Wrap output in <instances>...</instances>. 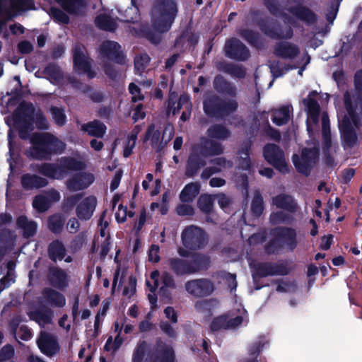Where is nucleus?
Listing matches in <instances>:
<instances>
[{
  "mask_svg": "<svg viewBox=\"0 0 362 362\" xmlns=\"http://www.w3.org/2000/svg\"><path fill=\"white\" fill-rule=\"evenodd\" d=\"M66 304L64 296L60 293L51 289L45 288L42 296L38 299L36 305H33L28 312L32 320L37 322L40 326H45L52 322L53 312L47 305L62 308Z\"/></svg>",
  "mask_w": 362,
  "mask_h": 362,
  "instance_id": "f257e3e1",
  "label": "nucleus"
},
{
  "mask_svg": "<svg viewBox=\"0 0 362 362\" xmlns=\"http://www.w3.org/2000/svg\"><path fill=\"white\" fill-rule=\"evenodd\" d=\"M33 146L27 151L28 156L36 159L47 158L52 153H58L65 148V144L49 133L35 134L30 138Z\"/></svg>",
  "mask_w": 362,
  "mask_h": 362,
  "instance_id": "f03ea898",
  "label": "nucleus"
},
{
  "mask_svg": "<svg viewBox=\"0 0 362 362\" xmlns=\"http://www.w3.org/2000/svg\"><path fill=\"white\" fill-rule=\"evenodd\" d=\"M177 6L173 0H158L152 10V25L157 33L168 31L177 14Z\"/></svg>",
  "mask_w": 362,
  "mask_h": 362,
  "instance_id": "7ed1b4c3",
  "label": "nucleus"
},
{
  "mask_svg": "<svg viewBox=\"0 0 362 362\" xmlns=\"http://www.w3.org/2000/svg\"><path fill=\"white\" fill-rule=\"evenodd\" d=\"M344 103L348 115L339 113L338 115L339 128L343 139L351 145L355 140L356 135L354 127L361 125L358 118H362V104H361V112L356 115L351 103V97L348 93L344 95Z\"/></svg>",
  "mask_w": 362,
  "mask_h": 362,
  "instance_id": "20e7f679",
  "label": "nucleus"
},
{
  "mask_svg": "<svg viewBox=\"0 0 362 362\" xmlns=\"http://www.w3.org/2000/svg\"><path fill=\"white\" fill-rule=\"evenodd\" d=\"M199 147H194L189 155L186 175L188 177L193 176L205 163L202 159L204 156L218 155L223 152V147L216 142L206 141L205 150L201 154L198 153Z\"/></svg>",
  "mask_w": 362,
  "mask_h": 362,
  "instance_id": "39448f33",
  "label": "nucleus"
},
{
  "mask_svg": "<svg viewBox=\"0 0 362 362\" xmlns=\"http://www.w3.org/2000/svg\"><path fill=\"white\" fill-rule=\"evenodd\" d=\"M182 238L184 247L180 248L178 252L182 257L190 255V252L188 250L199 249L206 243V238L204 231L195 226L187 228L182 233Z\"/></svg>",
  "mask_w": 362,
  "mask_h": 362,
  "instance_id": "423d86ee",
  "label": "nucleus"
},
{
  "mask_svg": "<svg viewBox=\"0 0 362 362\" xmlns=\"http://www.w3.org/2000/svg\"><path fill=\"white\" fill-rule=\"evenodd\" d=\"M83 166V163L81 161L66 158L60 160V165L44 164L38 168V171L47 177L60 179L65 175L68 170H78Z\"/></svg>",
  "mask_w": 362,
  "mask_h": 362,
  "instance_id": "0eeeda50",
  "label": "nucleus"
},
{
  "mask_svg": "<svg viewBox=\"0 0 362 362\" xmlns=\"http://www.w3.org/2000/svg\"><path fill=\"white\" fill-rule=\"evenodd\" d=\"M209 262L208 258L202 255H196L194 260L191 263L186 261L173 259L170 261L172 269L179 274H192L200 269H206Z\"/></svg>",
  "mask_w": 362,
  "mask_h": 362,
  "instance_id": "6e6552de",
  "label": "nucleus"
},
{
  "mask_svg": "<svg viewBox=\"0 0 362 362\" xmlns=\"http://www.w3.org/2000/svg\"><path fill=\"white\" fill-rule=\"evenodd\" d=\"M238 315L231 313L215 318L211 324V329L218 330L222 328H236L240 325L247 320V312L244 308L238 309Z\"/></svg>",
  "mask_w": 362,
  "mask_h": 362,
  "instance_id": "1a4fd4ad",
  "label": "nucleus"
},
{
  "mask_svg": "<svg viewBox=\"0 0 362 362\" xmlns=\"http://www.w3.org/2000/svg\"><path fill=\"white\" fill-rule=\"evenodd\" d=\"M264 156L271 165L280 172L285 173L288 171V165L284 159L282 151L276 145H267L264 148Z\"/></svg>",
  "mask_w": 362,
  "mask_h": 362,
  "instance_id": "9d476101",
  "label": "nucleus"
},
{
  "mask_svg": "<svg viewBox=\"0 0 362 362\" xmlns=\"http://www.w3.org/2000/svg\"><path fill=\"white\" fill-rule=\"evenodd\" d=\"M120 49V46L117 42L105 41L100 47V55L104 61L123 64L125 62V57Z\"/></svg>",
  "mask_w": 362,
  "mask_h": 362,
  "instance_id": "9b49d317",
  "label": "nucleus"
},
{
  "mask_svg": "<svg viewBox=\"0 0 362 362\" xmlns=\"http://www.w3.org/2000/svg\"><path fill=\"white\" fill-rule=\"evenodd\" d=\"M318 150L315 148L303 149L300 158L297 155L293 156V162L298 172L308 174L311 166L315 163Z\"/></svg>",
  "mask_w": 362,
  "mask_h": 362,
  "instance_id": "f8f14e48",
  "label": "nucleus"
},
{
  "mask_svg": "<svg viewBox=\"0 0 362 362\" xmlns=\"http://www.w3.org/2000/svg\"><path fill=\"white\" fill-rule=\"evenodd\" d=\"M316 91L311 92L307 98L304 99L303 103L305 107V110L308 114L307 117V130L309 134L313 131V124L316 125L318 122V117L320 113V106L313 99L314 96L317 95Z\"/></svg>",
  "mask_w": 362,
  "mask_h": 362,
  "instance_id": "ddd939ff",
  "label": "nucleus"
},
{
  "mask_svg": "<svg viewBox=\"0 0 362 362\" xmlns=\"http://www.w3.org/2000/svg\"><path fill=\"white\" fill-rule=\"evenodd\" d=\"M177 96L172 93L170 95L168 100V110L169 112H172L173 115L175 114L180 109L185 108L186 111H184L181 115V119L182 121H187L191 115L192 104L189 101V98L187 95H182L179 101L176 105Z\"/></svg>",
  "mask_w": 362,
  "mask_h": 362,
  "instance_id": "4468645a",
  "label": "nucleus"
},
{
  "mask_svg": "<svg viewBox=\"0 0 362 362\" xmlns=\"http://www.w3.org/2000/svg\"><path fill=\"white\" fill-rule=\"evenodd\" d=\"M74 62L76 70L79 73H86L89 78H93L94 74L90 71L88 58L83 46L76 45L74 49Z\"/></svg>",
  "mask_w": 362,
  "mask_h": 362,
  "instance_id": "2eb2a0df",
  "label": "nucleus"
},
{
  "mask_svg": "<svg viewBox=\"0 0 362 362\" xmlns=\"http://www.w3.org/2000/svg\"><path fill=\"white\" fill-rule=\"evenodd\" d=\"M225 52L228 57L239 60H245L249 56L248 49L241 42L235 39L230 40L226 42Z\"/></svg>",
  "mask_w": 362,
  "mask_h": 362,
  "instance_id": "dca6fc26",
  "label": "nucleus"
},
{
  "mask_svg": "<svg viewBox=\"0 0 362 362\" xmlns=\"http://www.w3.org/2000/svg\"><path fill=\"white\" fill-rule=\"evenodd\" d=\"M187 291L195 296H204L211 293L214 290L213 284L206 279H199L189 281L186 284Z\"/></svg>",
  "mask_w": 362,
  "mask_h": 362,
  "instance_id": "f3484780",
  "label": "nucleus"
},
{
  "mask_svg": "<svg viewBox=\"0 0 362 362\" xmlns=\"http://www.w3.org/2000/svg\"><path fill=\"white\" fill-rule=\"evenodd\" d=\"M94 180L93 175L90 173H78L68 181L67 185L71 190H81L90 186Z\"/></svg>",
  "mask_w": 362,
  "mask_h": 362,
  "instance_id": "a211bd4d",
  "label": "nucleus"
},
{
  "mask_svg": "<svg viewBox=\"0 0 362 362\" xmlns=\"http://www.w3.org/2000/svg\"><path fill=\"white\" fill-rule=\"evenodd\" d=\"M40 351L45 355L52 356L59 351V345L56 339L49 334L42 332L37 340Z\"/></svg>",
  "mask_w": 362,
  "mask_h": 362,
  "instance_id": "6ab92c4d",
  "label": "nucleus"
},
{
  "mask_svg": "<svg viewBox=\"0 0 362 362\" xmlns=\"http://www.w3.org/2000/svg\"><path fill=\"white\" fill-rule=\"evenodd\" d=\"M97 204L96 198L90 196L83 199L76 207L77 216L81 220H88L92 216Z\"/></svg>",
  "mask_w": 362,
  "mask_h": 362,
  "instance_id": "aec40b11",
  "label": "nucleus"
},
{
  "mask_svg": "<svg viewBox=\"0 0 362 362\" xmlns=\"http://www.w3.org/2000/svg\"><path fill=\"white\" fill-rule=\"evenodd\" d=\"M237 107L235 101H230L227 106L221 109L220 105L216 98L213 97L206 100L204 103V110L205 113L209 116H215L218 112L221 111H233Z\"/></svg>",
  "mask_w": 362,
  "mask_h": 362,
  "instance_id": "412c9836",
  "label": "nucleus"
},
{
  "mask_svg": "<svg viewBox=\"0 0 362 362\" xmlns=\"http://www.w3.org/2000/svg\"><path fill=\"white\" fill-rule=\"evenodd\" d=\"M322 134L324 150L327 153H329L332 149L335 150V144L332 141L329 120L326 113H323L322 115Z\"/></svg>",
  "mask_w": 362,
  "mask_h": 362,
  "instance_id": "4be33fe9",
  "label": "nucleus"
},
{
  "mask_svg": "<svg viewBox=\"0 0 362 362\" xmlns=\"http://www.w3.org/2000/svg\"><path fill=\"white\" fill-rule=\"evenodd\" d=\"M66 12L70 14L78 15L86 8L84 0H55Z\"/></svg>",
  "mask_w": 362,
  "mask_h": 362,
  "instance_id": "5701e85b",
  "label": "nucleus"
},
{
  "mask_svg": "<svg viewBox=\"0 0 362 362\" xmlns=\"http://www.w3.org/2000/svg\"><path fill=\"white\" fill-rule=\"evenodd\" d=\"M272 203L278 209H284L293 212L297 209L296 203L292 197L286 194H279L272 199Z\"/></svg>",
  "mask_w": 362,
  "mask_h": 362,
  "instance_id": "b1692460",
  "label": "nucleus"
},
{
  "mask_svg": "<svg viewBox=\"0 0 362 362\" xmlns=\"http://www.w3.org/2000/svg\"><path fill=\"white\" fill-rule=\"evenodd\" d=\"M293 107L289 105H284L274 110L272 116L273 122L278 126L286 124L290 119Z\"/></svg>",
  "mask_w": 362,
  "mask_h": 362,
  "instance_id": "393cba45",
  "label": "nucleus"
},
{
  "mask_svg": "<svg viewBox=\"0 0 362 362\" xmlns=\"http://www.w3.org/2000/svg\"><path fill=\"white\" fill-rule=\"evenodd\" d=\"M289 13L292 16L286 21L288 23H292L293 18L300 19L309 23L314 21L315 19L313 12L301 6L289 10Z\"/></svg>",
  "mask_w": 362,
  "mask_h": 362,
  "instance_id": "a878e982",
  "label": "nucleus"
},
{
  "mask_svg": "<svg viewBox=\"0 0 362 362\" xmlns=\"http://www.w3.org/2000/svg\"><path fill=\"white\" fill-rule=\"evenodd\" d=\"M49 257L54 261L62 260L64 259L65 262H70L71 258L70 256L65 257V249L62 243L54 241L52 243L49 247Z\"/></svg>",
  "mask_w": 362,
  "mask_h": 362,
  "instance_id": "bb28decb",
  "label": "nucleus"
},
{
  "mask_svg": "<svg viewBox=\"0 0 362 362\" xmlns=\"http://www.w3.org/2000/svg\"><path fill=\"white\" fill-rule=\"evenodd\" d=\"M21 183L24 188L33 189L45 187L47 182L45 178L26 174L22 177Z\"/></svg>",
  "mask_w": 362,
  "mask_h": 362,
  "instance_id": "cd10ccee",
  "label": "nucleus"
},
{
  "mask_svg": "<svg viewBox=\"0 0 362 362\" xmlns=\"http://www.w3.org/2000/svg\"><path fill=\"white\" fill-rule=\"evenodd\" d=\"M216 166L214 168H207L202 173V177L204 179L209 178L212 174L221 171L232 166L230 161H226L223 158H218L214 160Z\"/></svg>",
  "mask_w": 362,
  "mask_h": 362,
  "instance_id": "c85d7f7f",
  "label": "nucleus"
},
{
  "mask_svg": "<svg viewBox=\"0 0 362 362\" xmlns=\"http://www.w3.org/2000/svg\"><path fill=\"white\" fill-rule=\"evenodd\" d=\"M200 186L198 183H189L187 185L180 194V199L183 202H192L199 194Z\"/></svg>",
  "mask_w": 362,
  "mask_h": 362,
  "instance_id": "c756f323",
  "label": "nucleus"
},
{
  "mask_svg": "<svg viewBox=\"0 0 362 362\" xmlns=\"http://www.w3.org/2000/svg\"><path fill=\"white\" fill-rule=\"evenodd\" d=\"M275 51L278 56L284 58H292L295 57L298 52V50L296 46L292 45L288 42H283L278 45Z\"/></svg>",
  "mask_w": 362,
  "mask_h": 362,
  "instance_id": "7c9ffc66",
  "label": "nucleus"
},
{
  "mask_svg": "<svg viewBox=\"0 0 362 362\" xmlns=\"http://www.w3.org/2000/svg\"><path fill=\"white\" fill-rule=\"evenodd\" d=\"M159 273L158 271H154L151 273L150 279L146 280V284L152 293L148 295L149 301L152 305L156 303V298L154 295V291L159 287L158 283Z\"/></svg>",
  "mask_w": 362,
  "mask_h": 362,
  "instance_id": "2f4dec72",
  "label": "nucleus"
},
{
  "mask_svg": "<svg viewBox=\"0 0 362 362\" xmlns=\"http://www.w3.org/2000/svg\"><path fill=\"white\" fill-rule=\"evenodd\" d=\"M82 130L88 132V134L95 136H103L105 132V126L98 121H94L81 127Z\"/></svg>",
  "mask_w": 362,
  "mask_h": 362,
  "instance_id": "473e14b6",
  "label": "nucleus"
},
{
  "mask_svg": "<svg viewBox=\"0 0 362 362\" xmlns=\"http://www.w3.org/2000/svg\"><path fill=\"white\" fill-rule=\"evenodd\" d=\"M139 132L140 128L139 127H136L132 134L122 142L124 147L123 155L124 157H128L132 154V150L136 144L137 134Z\"/></svg>",
  "mask_w": 362,
  "mask_h": 362,
  "instance_id": "72a5a7b5",
  "label": "nucleus"
},
{
  "mask_svg": "<svg viewBox=\"0 0 362 362\" xmlns=\"http://www.w3.org/2000/svg\"><path fill=\"white\" fill-rule=\"evenodd\" d=\"M95 23L100 28L112 31L116 28V21L106 14H100L95 19Z\"/></svg>",
  "mask_w": 362,
  "mask_h": 362,
  "instance_id": "f704fd0d",
  "label": "nucleus"
},
{
  "mask_svg": "<svg viewBox=\"0 0 362 362\" xmlns=\"http://www.w3.org/2000/svg\"><path fill=\"white\" fill-rule=\"evenodd\" d=\"M11 15H16L18 12L25 11L32 7V0H9Z\"/></svg>",
  "mask_w": 362,
  "mask_h": 362,
  "instance_id": "c9c22d12",
  "label": "nucleus"
},
{
  "mask_svg": "<svg viewBox=\"0 0 362 362\" xmlns=\"http://www.w3.org/2000/svg\"><path fill=\"white\" fill-rule=\"evenodd\" d=\"M52 284L57 288H62L67 285V276L64 271L55 269L50 272Z\"/></svg>",
  "mask_w": 362,
  "mask_h": 362,
  "instance_id": "e433bc0d",
  "label": "nucleus"
},
{
  "mask_svg": "<svg viewBox=\"0 0 362 362\" xmlns=\"http://www.w3.org/2000/svg\"><path fill=\"white\" fill-rule=\"evenodd\" d=\"M148 346L146 343H141L134 353L133 362H148Z\"/></svg>",
  "mask_w": 362,
  "mask_h": 362,
  "instance_id": "4c0bfd02",
  "label": "nucleus"
},
{
  "mask_svg": "<svg viewBox=\"0 0 362 362\" xmlns=\"http://www.w3.org/2000/svg\"><path fill=\"white\" fill-rule=\"evenodd\" d=\"M18 226L23 230V234L26 237L33 236L36 230V224L33 221H29L24 216L18 218Z\"/></svg>",
  "mask_w": 362,
  "mask_h": 362,
  "instance_id": "58836bf2",
  "label": "nucleus"
},
{
  "mask_svg": "<svg viewBox=\"0 0 362 362\" xmlns=\"http://www.w3.org/2000/svg\"><path fill=\"white\" fill-rule=\"evenodd\" d=\"M123 343V339L121 336L117 335L115 339L112 337H109L104 346V349L114 354L121 346Z\"/></svg>",
  "mask_w": 362,
  "mask_h": 362,
  "instance_id": "ea45409f",
  "label": "nucleus"
},
{
  "mask_svg": "<svg viewBox=\"0 0 362 362\" xmlns=\"http://www.w3.org/2000/svg\"><path fill=\"white\" fill-rule=\"evenodd\" d=\"M49 14L58 23L67 24L69 22V17L58 8L51 7L49 10Z\"/></svg>",
  "mask_w": 362,
  "mask_h": 362,
  "instance_id": "a19ab883",
  "label": "nucleus"
},
{
  "mask_svg": "<svg viewBox=\"0 0 362 362\" xmlns=\"http://www.w3.org/2000/svg\"><path fill=\"white\" fill-rule=\"evenodd\" d=\"M209 136L217 139H224L229 136L228 130L222 126H213L208 130Z\"/></svg>",
  "mask_w": 362,
  "mask_h": 362,
  "instance_id": "79ce46f5",
  "label": "nucleus"
},
{
  "mask_svg": "<svg viewBox=\"0 0 362 362\" xmlns=\"http://www.w3.org/2000/svg\"><path fill=\"white\" fill-rule=\"evenodd\" d=\"M199 209L205 212H210L213 206V197L211 195H202L198 200Z\"/></svg>",
  "mask_w": 362,
  "mask_h": 362,
  "instance_id": "37998d69",
  "label": "nucleus"
},
{
  "mask_svg": "<svg viewBox=\"0 0 362 362\" xmlns=\"http://www.w3.org/2000/svg\"><path fill=\"white\" fill-rule=\"evenodd\" d=\"M132 1V6L126 10L125 16L126 21L128 22L136 23L139 20V14L138 8L136 5L137 0H131Z\"/></svg>",
  "mask_w": 362,
  "mask_h": 362,
  "instance_id": "c03bdc74",
  "label": "nucleus"
},
{
  "mask_svg": "<svg viewBox=\"0 0 362 362\" xmlns=\"http://www.w3.org/2000/svg\"><path fill=\"white\" fill-rule=\"evenodd\" d=\"M276 272L269 264H259L255 270V275L264 276L271 274H275Z\"/></svg>",
  "mask_w": 362,
  "mask_h": 362,
  "instance_id": "a18cd8bd",
  "label": "nucleus"
},
{
  "mask_svg": "<svg viewBox=\"0 0 362 362\" xmlns=\"http://www.w3.org/2000/svg\"><path fill=\"white\" fill-rule=\"evenodd\" d=\"M33 207L39 211H44L47 210L49 206L48 198L45 196H37L33 201Z\"/></svg>",
  "mask_w": 362,
  "mask_h": 362,
  "instance_id": "49530a36",
  "label": "nucleus"
},
{
  "mask_svg": "<svg viewBox=\"0 0 362 362\" xmlns=\"http://www.w3.org/2000/svg\"><path fill=\"white\" fill-rule=\"evenodd\" d=\"M64 221L58 215L52 216L49 219V228L54 233H59L63 227Z\"/></svg>",
  "mask_w": 362,
  "mask_h": 362,
  "instance_id": "de8ad7c7",
  "label": "nucleus"
},
{
  "mask_svg": "<svg viewBox=\"0 0 362 362\" xmlns=\"http://www.w3.org/2000/svg\"><path fill=\"white\" fill-rule=\"evenodd\" d=\"M45 71L52 83H57L59 82L62 78V73L58 67L55 66H49L46 68Z\"/></svg>",
  "mask_w": 362,
  "mask_h": 362,
  "instance_id": "09e8293b",
  "label": "nucleus"
},
{
  "mask_svg": "<svg viewBox=\"0 0 362 362\" xmlns=\"http://www.w3.org/2000/svg\"><path fill=\"white\" fill-rule=\"evenodd\" d=\"M150 58L146 54L138 56L135 58V69L139 74L144 70L145 67L149 63Z\"/></svg>",
  "mask_w": 362,
  "mask_h": 362,
  "instance_id": "8fccbe9b",
  "label": "nucleus"
},
{
  "mask_svg": "<svg viewBox=\"0 0 362 362\" xmlns=\"http://www.w3.org/2000/svg\"><path fill=\"white\" fill-rule=\"evenodd\" d=\"M290 216L284 211L273 212L270 216V221L273 224H279L288 221Z\"/></svg>",
  "mask_w": 362,
  "mask_h": 362,
  "instance_id": "3c124183",
  "label": "nucleus"
},
{
  "mask_svg": "<svg viewBox=\"0 0 362 362\" xmlns=\"http://www.w3.org/2000/svg\"><path fill=\"white\" fill-rule=\"evenodd\" d=\"M23 105L21 106L16 112L13 115L14 126L19 129L20 136L23 139H25L27 135L23 129V125L21 124L20 115L23 112Z\"/></svg>",
  "mask_w": 362,
  "mask_h": 362,
  "instance_id": "603ef678",
  "label": "nucleus"
},
{
  "mask_svg": "<svg viewBox=\"0 0 362 362\" xmlns=\"http://www.w3.org/2000/svg\"><path fill=\"white\" fill-rule=\"evenodd\" d=\"M132 217L134 213L132 211H127V209L124 207L122 205H119L115 214V218L117 222L122 223L125 221L127 216Z\"/></svg>",
  "mask_w": 362,
  "mask_h": 362,
  "instance_id": "864d4df0",
  "label": "nucleus"
},
{
  "mask_svg": "<svg viewBox=\"0 0 362 362\" xmlns=\"http://www.w3.org/2000/svg\"><path fill=\"white\" fill-rule=\"evenodd\" d=\"M51 113L53 119L57 124L62 126L66 122V117L64 114V111L57 107L51 108Z\"/></svg>",
  "mask_w": 362,
  "mask_h": 362,
  "instance_id": "5fc2aeb1",
  "label": "nucleus"
},
{
  "mask_svg": "<svg viewBox=\"0 0 362 362\" xmlns=\"http://www.w3.org/2000/svg\"><path fill=\"white\" fill-rule=\"evenodd\" d=\"M146 140H151L153 144H157L161 140L160 138V132L155 130L154 125H151L148 127V132L146 136Z\"/></svg>",
  "mask_w": 362,
  "mask_h": 362,
  "instance_id": "6e6d98bb",
  "label": "nucleus"
},
{
  "mask_svg": "<svg viewBox=\"0 0 362 362\" xmlns=\"http://www.w3.org/2000/svg\"><path fill=\"white\" fill-rule=\"evenodd\" d=\"M252 211L256 215H259L263 211V201L261 197L256 196L252 203Z\"/></svg>",
  "mask_w": 362,
  "mask_h": 362,
  "instance_id": "4d7b16f0",
  "label": "nucleus"
},
{
  "mask_svg": "<svg viewBox=\"0 0 362 362\" xmlns=\"http://www.w3.org/2000/svg\"><path fill=\"white\" fill-rule=\"evenodd\" d=\"M126 276V270L125 269H122L121 267H118L114 277L113 284H112V289L114 290L117 284H121L124 282Z\"/></svg>",
  "mask_w": 362,
  "mask_h": 362,
  "instance_id": "13d9d810",
  "label": "nucleus"
},
{
  "mask_svg": "<svg viewBox=\"0 0 362 362\" xmlns=\"http://www.w3.org/2000/svg\"><path fill=\"white\" fill-rule=\"evenodd\" d=\"M162 286L160 288V291L164 294L165 292V290L168 288H172L173 287V280L172 279V276L169 275L168 274L164 273L162 276Z\"/></svg>",
  "mask_w": 362,
  "mask_h": 362,
  "instance_id": "bf43d9fd",
  "label": "nucleus"
},
{
  "mask_svg": "<svg viewBox=\"0 0 362 362\" xmlns=\"http://www.w3.org/2000/svg\"><path fill=\"white\" fill-rule=\"evenodd\" d=\"M129 281V286H125L123 294L127 297H131L134 295L135 291H136V279L130 276L128 278Z\"/></svg>",
  "mask_w": 362,
  "mask_h": 362,
  "instance_id": "052dcab7",
  "label": "nucleus"
},
{
  "mask_svg": "<svg viewBox=\"0 0 362 362\" xmlns=\"http://www.w3.org/2000/svg\"><path fill=\"white\" fill-rule=\"evenodd\" d=\"M174 134V128L172 125L168 124L163 133V136L161 137L160 143L161 144H167L168 141H170Z\"/></svg>",
  "mask_w": 362,
  "mask_h": 362,
  "instance_id": "680f3d73",
  "label": "nucleus"
},
{
  "mask_svg": "<svg viewBox=\"0 0 362 362\" xmlns=\"http://www.w3.org/2000/svg\"><path fill=\"white\" fill-rule=\"evenodd\" d=\"M14 354V350L11 346H5L0 350V361L11 358Z\"/></svg>",
  "mask_w": 362,
  "mask_h": 362,
  "instance_id": "e2e57ef3",
  "label": "nucleus"
},
{
  "mask_svg": "<svg viewBox=\"0 0 362 362\" xmlns=\"http://www.w3.org/2000/svg\"><path fill=\"white\" fill-rule=\"evenodd\" d=\"M35 122L39 129H47L48 122L40 112H37L35 115Z\"/></svg>",
  "mask_w": 362,
  "mask_h": 362,
  "instance_id": "0e129e2a",
  "label": "nucleus"
},
{
  "mask_svg": "<svg viewBox=\"0 0 362 362\" xmlns=\"http://www.w3.org/2000/svg\"><path fill=\"white\" fill-rule=\"evenodd\" d=\"M174 354L170 347H167L161 358H158L156 362H173Z\"/></svg>",
  "mask_w": 362,
  "mask_h": 362,
  "instance_id": "69168bd1",
  "label": "nucleus"
},
{
  "mask_svg": "<svg viewBox=\"0 0 362 362\" xmlns=\"http://www.w3.org/2000/svg\"><path fill=\"white\" fill-rule=\"evenodd\" d=\"M129 90L132 95V100L134 102L143 99V96L140 94V89L134 83L129 84Z\"/></svg>",
  "mask_w": 362,
  "mask_h": 362,
  "instance_id": "338daca9",
  "label": "nucleus"
},
{
  "mask_svg": "<svg viewBox=\"0 0 362 362\" xmlns=\"http://www.w3.org/2000/svg\"><path fill=\"white\" fill-rule=\"evenodd\" d=\"M356 89L360 95H362V71H358L355 75Z\"/></svg>",
  "mask_w": 362,
  "mask_h": 362,
  "instance_id": "774afa93",
  "label": "nucleus"
}]
</instances>
